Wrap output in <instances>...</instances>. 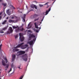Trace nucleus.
<instances>
[{"instance_id": "1", "label": "nucleus", "mask_w": 79, "mask_h": 79, "mask_svg": "<svg viewBox=\"0 0 79 79\" xmlns=\"http://www.w3.org/2000/svg\"><path fill=\"white\" fill-rule=\"evenodd\" d=\"M23 44H24V43H22L21 44H19L18 45H17L16 47H15V48H14L13 49V51L14 52L19 51V49H16L17 48H19V47H21V45H23Z\"/></svg>"}, {"instance_id": "2", "label": "nucleus", "mask_w": 79, "mask_h": 79, "mask_svg": "<svg viewBox=\"0 0 79 79\" xmlns=\"http://www.w3.org/2000/svg\"><path fill=\"white\" fill-rule=\"evenodd\" d=\"M19 39L20 41L21 42H23L24 41V37L22 35V34L20 33L19 34Z\"/></svg>"}, {"instance_id": "3", "label": "nucleus", "mask_w": 79, "mask_h": 79, "mask_svg": "<svg viewBox=\"0 0 79 79\" xmlns=\"http://www.w3.org/2000/svg\"><path fill=\"white\" fill-rule=\"evenodd\" d=\"M32 37H33V38H34L33 39V40L31 41H33V42H35V40H36V38H35V36L33 34H31L30 35V38H31Z\"/></svg>"}, {"instance_id": "4", "label": "nucleus", "mask_w": 79, "mask_h": 79, "mask_svg": "<svg viewBox=\"0 0 79 79\" xmlns=\"http://www.w3.org/2000/svg\"><path fill=\"white\" fill-rule=\"evenodd\" d=\"M13 32V30L12 29V27H10L9 28L7 31V34H10V33H12Z\"/></svg>"}, {"instance_id": "5", "label": "nucleus", "mask_w": 79, "mask_h": 79, "mask_svg": "<svg viewBox=\"0 0 79 79\" xmlns=\"http://www.w3.org/2000/svg\"><path fill=\"white\" fill-rule=\"evenodd\" d=\"M23 58L24 61H27L28 58L27 56L26 55H24L23 57Z\"/></svg>"}, {"instance_id": "6", "label": "nucleus", "mask_w": 79, "mask_h": 79, "mask_svg": "<svg viewBox=\"0 0 79 79\" xmlns=\"http://www.w3.org/2000/svg\"><path fill=\"white\" fill-rule=\"evenodd\" d=\"M21 46V48L22 49H25L28 47V45L27 44H25L24 45H23L22 46V45Z\"/></svg>"}, {"instance_id": "7", "label": "nucleus", "mask_w": 79, "mask_h": 79, "mask_svg": "<svg viewBox=\"0 0 79 79\" xmlns=\"http://www.w3.org/2000/svg\"><path fill=\"white\" fill-rule=\"evenodd\" d=\"M18 53H19V55H23V54H24L26 52L25 51H19L18 52Z\"/></svg>"}, {"instance_id": "8", "label": "nucleus", "mask_w": 79, "mask_h": 79, "mask_svg": "<svg viewBox=\"0 0 79 79\" xmlns=\"http://www.w3.org/2000/svg\"><path fill=\"white\" fill-rule=\"evenodd\" d=\"M26 14H23V16L22 17V18L23 19V22H25V19H26Z\"/></svg>"}, {"instance_id": "9", "label": "nucleus", "mask_w": 79, "mask_h": 79, "mask_svg": "<svg viewBox=\"0 0 79 79\" xmlns=\"http://www.w3.org/2000/svg\"><path fill=\"white\" fill-rule=\"evenodd\" d=\"M33 43H34V42H33V41L32 40L27 42V43L29 44L30 45H32L33 44Z\"/></svg>"}, {"instance_id": "10", "label": "nucleus", "mask_w": 79, "mask_h": 79, "mask_svg": "<svg viewBox=\"0 0 79 79\" xmlns=\"http://www.w3.org/2000/svg\"><path fill=\"white\" fill-rule=\"evenodd\" d=\"M39 16V15L37 14H35L33 15V18H37V17H38Z\"/></svg>"}, {"instance_id": "11", "label": "nucleus", "mask_w": 79, "mask_h": 79, "mask_svg": "<svg viewBox=\"0 0 79 79\" xmlns=\"http://www.w3.org/2000/svg\"><path fill=\"white\" fill-rule=\"evenodd\" d=\"M50 10H51V8H49V9H48V10H47L46 12H45V13H46L45 15H48V12H49V11H50Z\"/></svg>"}, {"instance_id": "12", "label": "nucleus", "mask_w": 79, "mask_h": 79, "mask_svg": "<svg viewBox=\"0 0 79 79\" xmlns=\"http://www.w3.org/2000/svg\"><path fill=\"white\" fill-rule=\"evenodd\" d=\"M10 9H8L7 10L6 12L8 15H11V12H10Z\"/></svg>"}, {"instance_id": "13", "label": "nucleus", "mask_w": 79, "mask_h": 79, "mask_svg": "<svg viewBox=\"0 0 79 79\" xmlns=\"http://www.w3.org/2000/svg\"><path fill=\"white\" fill-rule=\"evenodd\" d=\"M19 31H20V29H19V27L17 29H16L15 30V31L16 32H19Z\"/></svg>"}, {"instance_id": "14", "label": "nucleus", "mask_w": 79, "mask_h": 79, "mask_svg": "<svg viewBox=\"0 0 79 79\" xmlns=\"http://www.w3.org/2000/svg\"><path fill=\"white\" fill-rule=\"evenodd\" d=\"M34 29V30H34V31H35L37 33L39 32V31H40V30H39V29H35H35Z\"/></svg>"}, {"instance_id": "15", "label": "nucleus", "mask_w": 79, "mask_h": 79, "mask_svg": "<svg viewBox=\"0 0 79 79\" xmlns=\"http://www.w3.org/2000/svg\"><path fill=\"white\" fill-rule=\"evenodd\" d=\"M7 22V20H4L2 23V24H6V23Z\"/></svg>"}, {"instance_id": "16", "label": "nucleus", "mask_w": 79, "mask_h": 79, "mask_svg": "<svg viewBox=\"0 0 79 79\" xmlns=\"http://www.w3.org/2000/svg\"><path fill=\"white\" fill-rule=\"evenodd\" d=\"M2 64L3 66H6V64H5V61H4V60H2Z\"/></svg>"}, {"instance_id": "17", "label": "nucleus", "mask_w": 79, "mask_h": 79, "mask_svg": "<svg viewBox=\"0 0 79 79\" xmlns=\"http://www.w3.org/2000/svg\"><path fill=\"white\" fill-rule=\"evenodd\" d=\"M35 28H36V29H38L39 28V27H38V25H36V23H35Z\"/></svg>"}, {"instance_id": "18", "label": "nucleus", "mask_w": 79, "mask_h": 79, "mask_svg": "<svg viewBox=\"0 0 79 79\" xmlns=\"http://www.w3.org/2000/svg\"><path fill=\"white\" fill-rule=\"evenodd\" d=\"M13 29H17V28H18L19 27L18 26H17L16 27L15 26H13Z\"/></svg>"}, {"instance_id": "19", "label": "nucleus", "mask_w": 79, "mask_h": 79, "mask_svg": "<svg viewBox=\"0 0 79 79\" xmlns=\"http://www.w3.org/2000/svg\"><path fill=\"white\" fill-rule=\"evenodd\" d=\"M14 21H15L14 20H11V19H10L9 20V23H12L13 22H14Z\"/></svg>"}, {"instance_id": "20", "label": "nucleus", "mask_w": 79, "mask_h": 79, "mask_svg": "<svg viewBox=\"0 0 79 79\" xmlns=\"http://www.w3.org/2000/svg\"><path fill=\"white\" fill-rule=\"evenodd\" d=\"M14 10H15V7H14L13 6H12V13H13Z\"/></svg>"}, {"instance_id": "21", "label": "nucleus", "mask_w": 79, "mask_h": 79, "mask_svg": "<svg viewBox=\"0 0 79 79\" xmlns=\"http://www.w3.org/2000/svg\"><path fill=\"white\" fill-rule=\"evenodd\" d=\"M4 60L5 62L6 63H8V60H7V59H6V57L4 58Z\"/></svg>"}, {"instance_id": "22", "label": "nucleus", "mask_w": 79, "mask_h": 79, "mask_svg": "<svg viewBox=\"0 0 79 79\" xmlns=\"http://www.w3.org/2000/svg\"><path fill=\"white\" fill-rule=\"evenodd\" d=\"M35 5L32 4L31 5V8H34V7L35 6Z\"/></svg>"}, {"instance_id": "23", "label": "nucleus", "mask_w": 79, "mask_h": 79, "mask_svg": "<svg viewBox=\"0 0 79 79\" xmlns=\"http://www.w3.org/2000/svg\"><path fill=\"white\" fill-rule=\"evenodd\" d=\"M7 29V27H5L2 28V31H5L6 30V29Z\"/></svg>"}, {"instance_id": "24", "label": "nucleus", "mask_w": 79, "mask_h": 79, "mask_svg": "<svg viewBox=\"0 0 79 79\" xmlns=\"http://www.w3.org/2000/svg\"><path fill=\"white\" fill-rule=\"evenodd\" d=\"M12 57L13 58H15L16 57V56L15 55H13L12 56Z\"/></svg>"}, {"instance_id": "25", "label": "nucleus", "mask_w": 79, "mask_h": 79, "mask_svg": "<svg viewBox=\"0 0 79 79\" xmlns=\"http://www.w3.org/2000/svg\"><path fill=\"white\" fill-rule=\"evenodd\" d=\"M4 6H6V3H3L2 4Z\"/></svg>"}, {"instance_id": "26", "label": "nucleus", "mask_w": 79, "mask_h": 79, "mask_svg": "<svg viewBox=\"0 0 79 79\" xmlns=\"http://www.w3.org/2000/svg\"><path fill=\"white\" fill-rule=\"evenodd\" d=\"M8 68V65H7L6 67H5V70H7V69Z\"/></svg>"}, {"instance_id": "27", "label": "nucleus", "mask_w": 79, "mask_h": 79, "mask_svg": "<svg viewBox=\"0 0 79 79\" xmlns=\"http://www.w3.org/2000/svg\"><path fill=\"white\" fill-rule=\"evenodd\" d=\"M39 18L38 17L37 19H36L34 20L35 21H37V20H39Z\"/></svg>"}, {"instance_id": "28", "label": "nucleus", "mask_w": 79, "mask_h": 79, "mask_svg": "<svg viewBox=\"0 0 79 79\" xmlns=\"http://www.w3.org/2000/svg\"><path fill=\"white\" fill-rule=\"evenodd\" d=\"M14 66H15L13 64V63L12 64H11V68H13Z\"/></svg>"}, {"instance_id": "29", "label": "nucleus", "mask_w": 79, "mask_h": 79, "mask_svg": "<svg viewBox=\"0 0 79 79\" xmlns=\"http://www.w3.org/2000/svg\"><path fill=\"white\" fill-rule=\"evenodd\" d=\"M34 8L35 9H37V6H36V5H35V7Z\"/></svg>"}, {"instance_id": "30", "label": "nucleus", "mask_w": 79, "mask_h": 79, "mask_svg": "<svg viewBox=\"0 0 79 79\" xmlns=\"http://www.w3.org/2000/svg\"><path fill=\"white\" fill-rule=\"evenodd\" d=\"M39 5L40 7H42V6H44V5L42 4H39Z\"/></svg>"}, {"instance_id": "31", "label": "nucleus", "mask_w": 79, "mask_h": 79, "mask_svg": "<svg viewBox=\"0 0 79 79\" xmlns=\"http://www.w3.org/2000/svg\"><path fill=\"white\" fill-rule=\"evenodd\" d=\"M20 31H24V29L23 28H22L21 29H20Z\"/></svg>"}, {"instance_id": "32", "label": "nucleus", "mask_w": 79, "mask_h": 79, "mask_svg": "<svg viewBox=\"0 0 79 79\" xmlns=\"http://www.w3.org/2000/svg\"><path fill=\"white\" fill-rule=\"evenodd\" d=\"M10 71H11V68L10 69L9 71H8V73H10Z\"/></svg>"}, {"instance_id": "33", "label": "nucleus", "mask_w": 79, "mask_h": 79, "mask_svg": "<svg viewBox=\"0 0 79 79\" xmlns=\"http://www.w3.org/2000/svg\"><path fill=\"white\" fill-rule=\"evenodd\" d=\"M28 32H32V31H31V30H28Z\"/></svg>"}, {"instance_id": "34", "label": "nucleus", "mask_w": 79, "mask_h": 79, "mask_svg": "<svg viewBox=\"0 0 79 79\" xmlns=\"http://www.w3.org/2000/svg\"><path fill=\"white\" fill-rule=\"evenodd\" d=\"M2 47V44L0 45V50H1V47Z\"/></svg>"}, {"instance_id": "35", "label": "nucleus", "mask_w": 79, "mask_h": 79, "mask_svg": "<svg viewBox=\"0 0 79 79\" xmlns=\"http://www.w3.org/2000/svg\"><path fill=\"white\" fill-rule=\"evenodd\" d=\"M15 60V58H12V61H13Z\"/></svg>"}, {"instance_id": "36", "label": "nucleus", "mask_w": 79, "mask_h": 79, "mask_svg": "<svg viewBox=\"0 0 79 79\" xmlns=\"http://www.w3.org/2000/svg\"><path fill=\"white\" fill-rule=\"evenodd\" d=\"M0 15H1V13H0ZM2 16H0V20H1V19H2Z\"/></svg>"}, {"instance_id": "37", "label": "nucleus", "mask_w": 79, "mask_h": 79, "mask_svg": "<svg viewBox=\"0 0 79 79\" xmlns=\"http://www.w3.org/2000/svg\"><path fill=\"white\" fill-rule=\"evenodd\" d=\"M18 21H19V20L18 19H17L16 20H15V22L16 23H17V22H18Z\"/></svg>"}, {"instance_id": "38", "label": "nucleus", "mask_w": 79, "mask_h": 79, "mask_svg": "<svg viewBox=\"0 0 79 79\" xmlns=\"http://www.w3.org/2000/svg\"><path fill=\"white\" fill-rule=\"evenodd\" d=\"M48 3H49V2H46V4H45L44 5H48Z\"/></svg>"}, {"instance_id": "39", "label": "nucleus", "mask_w": 79, "mask_h": 79, "mask_svg": "<svg viewBox=\"0 0 79 79\" xmlns=\"http://www.w3.org/2000/svg\"><path fill=\"white\" fill-rule=\"evenodd\" d=\"M15 39H16V38H18V35H16L15 36Z\"/></svg>"}, {"instance_id": "40", "label": "nucleus", "mask_w": 79, "mask_h": 79, "mask_svg": "<svg viewBox=\"0 0 79 79\" xmlns=\"http://www.w3.org/2000/svg\"><path fill=\"white\" fill-rule=\"evenodd\" d=\"M18 68H19V69H21V68H20V66L19 67H18Z\"/></svg>"}, {"instance_id": "41", "label": "nucleus", "mask_w": 79, "mask_h": 79, "mask_svg": "<svg viewBox=\"0 0 79 79\" xmlns=\"http://www.w3.org/2000/svg\"><path fill=\"white\" fill-rule=\"evenodd\" d=\"M0 33H4V32L3 31H1L0 32Z\"/></svg>"}, {"instance_id": "42", "label": "nucleus", "mask_w": 79, "mask_h": 79, "mask_svg": "<svg viewBox=\"0 0 79 79\" xmlns=\"http://www.w3.org/2000/svg\"><path fill=\"white\" fill-rule=\"evenodd\" d=\"M23 78V77H22L20 78L19 79H22Z\"/></svg>"}, {"instance_id": "43", "label": "nucleus", "mask_w": 79, "mask_h": 79, "mask_svg": "<svg viewBox=\"0 0 79 79\" xmlns=\"http://www.w3.org/2000/svg\"><path fill=\"white\" fill-rule=\"evenodd\" d=\"M12 19H14V17H11V18Z\"/></svg>"}, {"instance_id": "44", "label": "nucleus", "mask_w": 79, "mask_h": 79, "mask_svg": "<svg viewBox=\"0 0 79 79\" xmlns=\"http://www.w3.org/2000/svg\"><path fill=\"white\" fill-rule=\"evenodd\" d=\"M8 18H9V17H7L6 18V19H8Z\"/></svg>"}, {"instance_id": "45", "label": "nucleus", "mask_w": 79, "mask_h": 79, "mask_svg": "<svg viewBox=\"0 0 79 79\" xmlns=\"http://www.w3.org/2000/svg\"><path fill=\"white\" fill-rule=\"evenodd\" d=\"M43 20H44V18H43V19H41V22H42V21H43Z\"/></svg>"}, {"instance_id": "46", "label": "nucleus", "mask_w": 79, "mask_h": 79, "mask_svg": "<svg viewBox=\"0 0 79 79\" xmlns=\"http://www.w3.org/2000/svg\"><path fill=\"white\" fill-rule=\"evenodd\" d=\"M28 49H29V48H27V50H26V51L27 52V51Z\"/></svg>"}, {"instance_id": "47", "label": "nucleus", "mask_w": 79, "mask_h": 79, "mask_svg": "<svg viewBox=\"0 0 79 79\" xmlns=\"http://www.w3.org/2000/svg\"><path fill=\"white\" fill-rule=\"evenodd\" d=\"M2 0H0V2H2Z\"/></svg>"}, {"instance_id": "48", "label": "nucleus", "mask_w": 79, "mask_h": 79, "mask_svg": "<svg viewBox=\"0 0 79 79\" xmlns=\"http://www.w3.org/2000/svg\"><path fill=\"white\" fill-rule=\"evenodd\" d=\"M29 25H30V24H29L28 25V26H29Z\"/></svg>"}, {"instance_id": "49", "label": "nucleus", "mask_w": 79, "mask_h": 79, "mask_svg": "<svg viewBox=\"0 0 79 79\" xmlns=\"http://www.w3.org/2000/svg\"><path fill=\"white\" fill-rule=\"evenodd\" d=\"M39 28V29H41V28H40H40Z\"/></svg>"}, {"instance_id": "50", "label": "nucleus", "mask_w": 79, "mask_h": 79, "mask_svg": "<svg viewBox=\"0 0 79 79\" xmlns=\"http://www.w3.org/2000/svg\"><path fill=\"white\" fill-rule=\"evenodd\" d=\"M40 24L42 23V22H40Z\"/></svg>"}, {"instance_id": "51", "label": "nucleus", "mask_w": 79, "mask_h": 79, "mask_svg": "<svg viewBox=\"0 0 79 79\" xmlns=\"http://www.w3.org/2000/svg\"><path fill=\"white\" fill-rule=\"evenodd\" d=\"M0 74H1V72H0Z\"/></svg>"}, {"instance_id": "52", "label": "nucleus", "mask_w": 79, "mask_h": 79, "mask_svg": "<svg viewBox=\"0 0 79 79\" xmlns=\"http://www.w3.org/2000/svg\"><path fill=\"white\" fill-rule=\"evenodd\" d=\"M0 71H1V69H0Z\"/></svg>"}, {"instance_id": "53", "label": "nucleus", "mask_w": 79, "mask_h": 79, "mask_svg": "<svg viewBox=\"0 0 79 79\" xmlns=\"http://www.w3.org/2000/svg\"><path fill=\"white\" fill-rule=\"evenodd\" d=\"M35 2H36V1H35Z\"/></svg>"}]
</instances>
